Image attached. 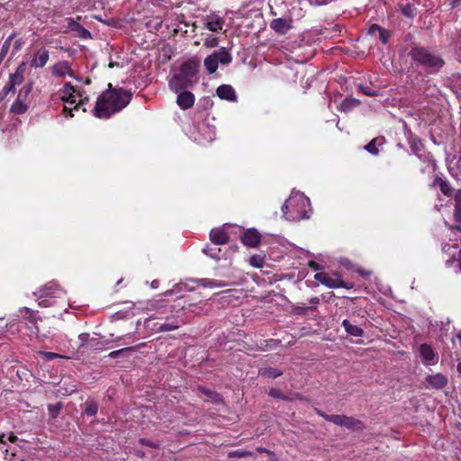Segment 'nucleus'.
<instances>
[{
    "mask_svg": "<svg viewBox=\"0 0 461 461\" xmlns=\"http://www.w3.org/2000/svg\"><path fill=\"white\" fill-rule=\"evenodd\" d=\"M131 97V93L122 88L108 90L98 97L94 115L97 118H108L125 108Z\"/></svg>",
    "mask_w": 461,
    "mask_h": 461,
    "instance_id": "1",
    "label": "nucleus"
},
{
    "mask_svg": "<svg viewBox=\"0 0 461 461\" xmlns=\"http://www.w3.org/2000/svg\"><path fill=\"white\" fill-rule=\"evenodd\" d=\"M283 216L293 221L307 220L312 213L310 199L299 191H293L282 206Z\"/></svg>",
    "mask_w": 461,
    "mask_h": 461,
    "instance_id": "2",
    "label": "nucleus"
},
{
    "mask_svg": "<svg viewBox=\"0 0 461 461\" xmlns=\"http://www.w3.org/2000/svg\"><path fill=\"white\" fill-rule=\"evenodd\" d=\"M60 98L64 103L63 113L66 117H73V111L79 109H82L83 112L86 111V104L89 101L88 96L81 88L74 86L69 82H67L60 90Z\"/></svg>",
    "mask_w": 461,
    "mask_h": 461,
    "instance_id": "3",
    "label": "nucleus"
},
{
    "mask_svg": "<svg viewBox=\"0 0 461 461\" xmlns=\"http://www.w3.org/2000/svg\"><path fill=\"white\" fill-rule=\"evenodd\" d=\"M37 298L38 304L41 307H50L61 303L62 306H66V292L60 288L55 282H50L33 293Z\"/></svg>",
    "mask_w": 461,
    "mask_h": 461,
    "instance_id": "4",
    "label": "nucleus"
},
{
    "mask_svg": "<svg viewBox=\"0 0 461 461\" xmlns=\"http://www.w3.org/2000/svg\"><path fill=\"white\" fill-rule=\"evenodd\" d=\"M412 59L429 73L438 72L444 65V60L425 48H414L411 52Z\"/></svg>",
    "mask_w": 461,
    "mask_h": 461,
    "instance_id": "5",
    "label": "nucleus"
},
{
    "mask_svg": "<svg viewBox=\"0 0 461 461\" xmlns=\"http://www.w3.org/2000/svg\"><path fill=\"white\" fill-rule=\"evenodd\" d=\"M231 61L232 57L230 53L225 47H221L218 50H215L211 55L206 57L203 64L208 73L213 74L217 70L219 64L227 66Z\"/></svg>",
    "mask_w": 461,
    "mask_h": 461,
    "instance_id": "6",
    "label": "nucleus"
},
{
    "mask_svg": "<svg viewBox=\"0 0 461 461\" xmlns=\"http://www.w3.org/2000/svg\"><path fill=\"white\" fill-rule=\"evenodd\" d=\"M314 278L328 288L343 287L347 289H351L353 287L352 283L344 282L338 275H335V276H330L327 273L321 272L317 273L314 276Z\"/></svg>",
    "mask_w": 461,
    "mask_h": 461,
    "instance_id": "7",
    "label": "nucleus"
},
{
    "mask_svg": "<svg viewBox=\"0 0 461 461\" xmlns=\"http://www.w3.org/2000/svg\"><path fill=\"white\" fill-rule=\"evenodd\" d=\"M194 82L195 80L189 79L178 71L173 74L168 79V87L172 92L178 93L179 91L186 90L191 87Z\"/></svg>",
    "mask_w": 461,
    "mask_h": 461,
    "instance_id": "8",
    "label": "nucleus"
},
{
    "mask_svg": "<svg viewBox=\"0 0 461 461\" xmlns=\"http://www.w3.org/2000/svg\"><path fill=\"white\" fill-rule=\"evenodd\" d=\"M447 383L448 379L445 375L441 373H437L428 375L424 378L423 385L428 390L438 391L444 389L447 386Z\"/></svg>",
    "mask_w": 461,
    "mask_h": 461,
    "instance_id": "9",
    "label": "nucleus"
},
{
    "mask_svg": "<svg viewBox=\"0 0 461 461\" xmlns=\"http://www.w3.org/2000/svg\"><path fill=\"white\" fill-rule=\"evenodd\" d=\"M198 135L194 136V141L201 145L212 142L215 137V129L206 125L204 122L198 124Z\"/></svg>",
    "mask_w": 461,
    "mask_h": 461,
    "instance_id": "10",
    "label": "nucleus"
},
{
    "mask_svg": "<svg viewBox=\"0 0 461 461\" xmlns=\"http://www.w3.org/2000/svg\"><path fill=\"white\" fill-rule=\"evenodd\" d=\"M199 68L200 59L197 57H192L181 64L179 72L189 79L194 80V78L196 77Z\"/></svg>",
    "mask_w": 461,
    "mask_h": 461,
    "instance_id": "11",
    "label": "nucleus"
},
{
    "mask_svg": "<svg viewBox=\"0 0 461 461\" xmlns=\"http://www.w3.org/2000/svg\"><path fill=\"white\" fill-rule=\"evenodd\" d=\"M65 23H67V28L64 30V32H74L77 37L84 40L91 38L90 32L73 18H66Z\"/></svg>",
    "mask_w": 461,
    "mask_h": 461,
    "instance_id": "12",
    "label": "nucleus"
},
{
    "mask_svg": "<svg viewBox=\"0 0 461 461\" xmlns=\"http://www.w3.org/2000/svg\"><path fill=\"white\" fill-rule=\"evenodd\" d=\"M269 26L271 30H273L278 35H285L294 28L293 20L291 18L273 19L270 22Z\"/></svg>",
    "mask_w": 461,
    "mask_h": 461,
    "instance_id": "13",
    "label": "nucleus"
},
{
    "mask_svg": "<svg viewBox=\"0 0 461 461\" xmlns=\"http://www.w3.org/2000/svg\"><path fill=\"white\" fill-rule=\"evenodd\" d=\"M420 357L424 366H434L438 363V357L434 352L432 347L429 344H421L420 346Z\"/></svg>",
    "mask_w": 461,
    "mask_h": 461,
    "instance_id": "14",
    "label": "nucleus"
},
{
    "mask_svg": "<svg viewBox=\"0 0 461 461\" xmlns=\"http://www.w3.org/2000/svg\"><path fill=\"white\" fill-rule=\"evenodd\" d=\"M225 20L215 13H212L204 18V27L211 32H220L222 30Z\"/></svg>",
    "mask_w": 461,
    "mask_h": 461,
    "instance_id": "15",
    "label": "nucleus"
},
{
    "mask_svg": "<svg viewBox=\"0 0 461 461\" xmlns=\"http://www.w3.org/2000/svg\"><path fill=\"white\" fill-rule=\"evenodd\" d=\"M176 97V104L182 110L191 108L195 101L194 95L187 90L179 91Z\"/></svg>",
    "mask_w": 461,
    "mask_h": 461,
    "instance_id": "16",
    "label": "nucleus"
},
{
    "mask_svg": "<svg viewBox=\"0 0 461 461\" xmlns=\"http://www.w3.org/2000/svg\"><path fill=\"white\" fill-rule=\"evenodd\" d=\"M51 73L57 77H64L66 76L75 77L69 62L65 60L59 61L54 64L51 68Z\"/></svg>",
    "mask_w": 461,
    "mask_h": 461,
    "instance_id": "17",
    "label": "nucleus"
},
{
    "mask_svg": "<svg viewBox=\"0 0 461 461\" xmlns=\"http://www.w3.org/2000/svg\"><path fill=\"white\" fill-rule=\"evenodd\" d=\"M50 59V52L45 48L39 49L30 62V66L34 68H43Z\"/></svg>",
    "mask_w": 461,
    "mask_h": 461,
    "instance_id": "18",
    "label": "nucleus"
},
{
    "mask_svg": "<svg viewBox=\"0 0 461 461\" xmlns=\"http://www.w3.org/2000/svg\"><path fill=\"white\" fill-rule=\"evenodd\" d=\"M260 234L255 229H249L241 236V241L244 245L251 248L257 247L260 242Z\"/></svg>",
    "mask_w": 461,
    "mask_h": 461,
    "instance_id": "19",
    "label": "nucleus"
},
{
    "mask_svg": "<svg viewBox=\"0 0 461 461\" xmlns=\"http://www.w3.org/2000/svg\"><path fill=\"white\" fill-rule=\"evenodd\" d=\"M210 240L215 245L226 244L229 240V236L224 230V226L212 229L210 232Z\"/></svg>",
    "mask_w": 461,
    "mask_h": 461,
    "instance_id": "20",
    "label": "nucleus"
},
{
    "mask_svg": "<svg viewBox=\"0 0 461 461\" xmlns=\"http://www.w3.org/2000/svg\"><path fill=\"white\" fill-rule=\"evenodd\" d=\"M217 95L222 99L230 102H235L237 95L234 88L230 85H221L217 88Z\"/></svg>",
    "mask_w": 461,
    "mask_h": 461,
    "instance_id": "21",
    "label": "nucleus"
},
{
    "mask_svg": "<svg viewBox=\"0 0 461 461\" xmlns=\"http://www.w3.org/2000/svg\"><path fill=\"white\" fill-rule=\"evenodd\" d=\"M25 73V63L20 64L15 69L14 73L11 74L9 77V84L14 87L19 86L23 83Z\"/></svg>",
    "mask_w": 461,
    "mask_h": 461,
    "instance_id": "22",
    "label": "nucleus"
},
{
    "mask_svg": "<svg viewBox=\"0 0 461 461\" xmlns=\"http://www.w3.org/2000/svg\"><path fill=\"white\" fill-rule=\"evenodd\" d=\"M27 99L23 97V94H18L16 100L11 105V112L15 114H23L28 110Z\"/></svg>",
    "mask_w": 461,
    "mask_h": 461,
    "instance_id": "23",
    "label": "nucleus"
},
{
    "mask_svg": "<svg viewBox=\"0 0 461 461\" xmlns=\"http://www.w3.org/2000/svg\"><path fill=\"white\" fill-rule=\"evenodd\" d=\"M433 185L438 187L444 194L447 196L452 195L453 189L445 178L439 176L436 177L433 181Z\"/></svg>",
    "mask_w": 461,
    "mask_h": 461,
    "instance_id": "24",
    "label": "nucleus"
},
{
    "mask_svg": "<svg viewBox=\"0 0 461 461\" xmlns=\"http://www.w3.org/2000/svg\"><path fill=\"white\" fill-rule=\"evenodd\" d=\"M342 326L346 332L351 336L362 337L364 335V330L360 327L351 324L348 320H344L342 321Z\"/></svg>",
    "mask_w": 461,
    "mask_h": 461,
    "instance_id": "25",
    "label": "nucleus"
},
{
    "mask_svg": "<svg viewBox=\"0 0 461 461\" xmlns=\"http://www.w3.org/2000/svg\"><path fill=\"white\" fill-rule=\"evenodd\" d=\"M458 249V246L456 244L450 245L445 244L442 248V250L447 255H449L451 258L446 261V265L447 267H451L455 261V256L456 254V250Z\"/></svg>",
    "mask_w": 461,
    "mask_h": 461,
    "instance_id": "26",
    "label": "nucleus"
},
{
    "mask_svg": "<svg viewBox=\"0 0 461 461\" xmlns=\"http://www.w3.org/2000/svg\"><path fill=\"white\" fill-rule=\"evenodd\" d=\"M384 143V139L383 137L375 138L365 146V149L372 155H377L379 153V150L376 146H382Z\"/></svg>",
    "mask_w": 461,
    "mask_h": 461,
    "instance_id": "27",
    "label": "nucleus"
},
{
    "mask_svg": "<svg viewBox=\"0 0 461 461\" xmlns=\"http://www.w3.org/2000/svg\"><path fill=\"white\" fill-rule=\"evenodd\" d=\"M342 427H346L352 430H360L363 429V424L358 420L345 416Z\"/></svg>",
    "mask_w": 461,
    "mask_h": 461,
    "instance_id": "28",
    "label": "nucleus"
},
{
    "mask_svg": "<svg viewBox=\"0 0 461 461\" xmlns=\"http://www.w3.org/2000/svg\"><path fill=\"white\" fill-rule=\"evenodd\" d=\"M194 282L203 287L215 288V287H224L225 286V285H223L216 280L208 279V278L195 279V280H194Z\"/></svg>",
    "mask_w": 461,
    "mask_h": 461,
    "instance_id": "29",
    "label": "nucleus"
},
{
    "mask_svg": "<svg viewBox=\"0 0 461 461\" xmlns=\"http://www.w3.org/2000/svg\"><path fill=\"white\" fill-rule=\"evenodd\" d=\"M360 104L359 100L356 98H346L340 104V111L350 112L353 108Z\"/></svg>",
    "mask_w": 461,
    "mask_h": 461,
    "instance_id": "30",
    "label": "nucleus"
},
{
    "mask_svg": "<svg viewBox=\"0 0 461 461\" xmlns=\"http://www.w3.org/2000/svg\"><path fill=\"white\" fill-rule=\"evenodd\" d=\"M318 414L330 422H332V423L341 426V427L343 425V420H344V417H345L344 415H335V414L329 415V414H326L320 411H318Z\"/></svg>",
    "mask_w": 461,
    "mask_h": 461,
    "instance_id": "31",
    "label": "nucleus"
},
{
    "mask_svg": "<svg viewBox=\"0 0 461 461\" xmlns=\"http://www.w3.org/2000/svg\"><path fill=\"white\" fill-rule=\"evenodd\" d=\"M258 374L263 376L276 378L282 375L283 373L282 371L273 367H264L259 369Z\"/></svg>",
    "mask_w": 461,
    "mask_h": 461,
    "instance_id": "32",
    "label": "nucleus"
},
{
    "mask_svg": "<svg viewBox=\"0 0 461 461\" xmlns=\"http://www.w3.org/2000/svg\"><path fill=\"white\" fill-rule=\"evenodd\" d=\"M455 212L454 216L456 221H461V190H458L455 194Z\"/></svg>",
    "mask_w": 461,
    "mask_h": 461,
    "instance_id": "33",
    "label": "nucleus"
},
{
    "mask_svg": "<svg viewBox=\"0 0 461 461\" xmlns=\"http://www.w3.org/2000/svg\"><path fill=\"white\" fill-rule=\"evenodd\" d=\"M136 348L137 347H128V348H121L118 350H114V351L110 352L108 354V357L110 358H117L120 357H124L126 353L135 351Z\"/></svg>",
    "mask_w": 461,
    "mask_h": 461,
    "instance_id": "34",
    "label": "nucleus"
},
{
    "mask_svg": "<svg viewBox=\"0 0 461 461\" xmlns=\"http://www.w3.org/2000/svg\"><path fill=\"white\" fill-rule=\"evenodd\" d=\"M85 413L87 416H95L97 413L98 411V405L95 402L88 401L85 403Z\"/></svg>",
    "mask_w": 461,
    "mask_h": 461,
    "instance_id": "35",
    "label": "nucleus"
},
{
    "mask_svg": "<svg viewBox=\"0 0 461 461\" xmlns=\"http://www.w3.org/2000/svg\"><path fill=\"white\" fill-rule=\"evenodd\" d=\"M203 252L216 260L221 258V249L206 246L203 249Z\"/></svg>",
    "mask_w": 461,
    "mask_h": 461,
    "instance_id": "36",
    "label": "nucleus"
},
{
    "mask_svg": "<svg viewBox=\"0 0 461 461\" xmlns=\"http://www.w3.org/2000/svg\"><path fill=\"white\" fill-rule=\"evenodd\" d=\"M22 313L24 312V318H26L30 323L36 324L38 321V317L36 315V312L27 307H24L21 309L20 311Z\"/></svg>",
    "mask_w": 461,
    "mask_h": 461,
    "instance_id": "37",
    "label": "nucleus"
},
{
    "mask_svg": "<svg viewBox=\"0 0 461 461\" xmlns=\"http://www.w3.org/2000/svg\"><path fill=\"white\" fill-rule=\"evenodd\" d=\"M416 156L423 162H426L429 165H430L433 169L435 168L436 163L430 153L423 151L422 153H417Z\"/></svg>",
    "mask_w": 461,
    "mask_h": 461,
    "instance_id": "38",
    "label": "nucleus"
},
{
    "mask_svg": "<svg viewBox=\"0 0 461 461\" xmlns=\"http://www.w3.org/2000/svg\"><path fill=\"white\" fill-rule=\"evenodd\" d=\"M251 456H253V453L251 451L245 450V449L233 450V451H230L228 453V456L230 458H234V457L241 458V457Z\"/></svg>",
    "mask_w": 461,
    "mask_h": 461,
    "instance_id": "39",
    "label": "nucleus"
},
{
    "mask_svg": "<svg viewBox=\"0 0 461 461\" xmlns=\"http://www.w3.org/2000/svg\"><path fill=\"white\" fill-rule=\"evenodd\" d=\"M264 263H265L264 258L258 255H254V256L250 257V258H249L250 266L257 267V268L263 267Z\"/></svg>",
    "mask_w": 461,
    "mask_h": 461,
    "instance_id": "40",
    "label": "nucleus"
},
{
    "mask_svg": "<svg viewBox=\"0 0 461 461\" xmlns=\"http://www.w3.org/2000/svg\"><path fill=\"white\" fill-rule=\"evenodd\" d=\"M358 88L364 95H366L367 96H377L378 95L377 90L372 89L371 87H369L367 86L359 84Z\"/></svg>",
    "mask_w": 461,
    "mask_h": 461,
    "instance_id": "41",
    "label": "nucleus"
},
{
    "mask_svg": "<svg viewBox=\"0 0 461 461\" xmlns=\"http://www.w3.org/2000/svg\"><path fill=\"white\" fill-rule=\"evenodd\" d=\"M268 394L269 396L273 397V398H277V399H283V400H286V401H292L291 398H289L288 396L285 395L280 390L278 389H275V388H271L268 392Z\"/></svg>",
    "mask_w": 461,
    "mask_h": 461,
    "instance_id": "42",
    "label": "nucleus"
},
{
    "mask_svg": "<svg viewBox=\"0 0 461 461\" xmlns=\"http://www.w3.org/2000/svg\"><path fill=\"white\" fill-rule=\"evenodd\" d=\"M179 326V323H164L158 328V330L162 332L171 331L178 329Z\"/></svg>",
    "mask_w": 461,
    "mask_h": 461,
    "instance_id": "43",
    "label": "nucleus"
},
{
    "mask_svg": "<svg viewBox=\"0 0 461 461\" xmlns=\"http://www.w3.org/2000/svg\"><path fill=\"white\" fill-rule=\"evenodd\" d=\"M40 354L44 357L45 360H48V361L53 360L55 358H63L64 357L63 356H61L58 353H54V352L41 351V352H40Z\"/></svg>",
    "mask_w": 461,
    "mask_h": 461,
    "instance_id": "44",
    "label": "nucleus"
},
{
    "mask_svg": "<svg viewBox=\"0 0 461 461\" xmlns=\"http://www.w3.org/2000/svg\"><path fill=\"white\" fill-rule=\"evenodd\" d=\"M60 408V404H50L48 406V411L51 418H56L59 415Z\"/></svg>",
    "mask_w": 461,
    "mask_h": 461,
    "instance_id": "45",
    "label": "nucleus"
},
{
    "mask_svg": "<svg viewBox=\"0 0 461 461\" xmlns=\"http://www.w3.org/2000/svg\"><path fill=\"white\" fill-rule=\"evenodd\" d=\"M218 43H219L218 39L213 36L207 38L204 41V46H206L207 48H214L218 45Z\"/></svg>",
    "mask_w": 461,
    "mask_h": 461,
    "instance_id": "46",
    "label": "nucleus"
},
{
    "mask_svg": "<svg viewBox=\"0 0 461 461\" xmlns=\"http://www.w3.org/2000/svg\"><path fill=\"white\" fill-rule=\"evenodd\" d=\"M311 5L313 6H321L327 5L331 3L333 0H307Z\"/></svg>",
    "mask_w": 461,
    "mask_h": 461,
    "instance_id": "47",
    "label": "nucleus"
},
{
    "mask_svg": "<svg viewBox=\"0 0 461 461\" xmlns=\"http://www.w3.org/2000/svg\"><path fill=\"white\" fill-rule=\"evenodd\" d=\"M14 87L9 83L2 89L0 93V99H4L11 91H13Z\"/></svg>",
    "mask_w": 461,
    "mask_h": 461,
    "instance_id": "48",
    "label": "nucleus"
},
{
    "mask_svg": "<svg viewBox=\"0 0 461 461\" xmlns=\"http://www.w3.org/2000/svg\"><path fill=\"white\" fill-rule=\"evenodd\" d=\"M31 91H32V84H28V85L23 86V88L20 90L19 94H23V97H24V99H27Z\"/></svg>",
    "mask_w": 461,
    "mask_h": 461,
    "instance_id": "49",
    "label": "nucleus"
},
{
    "mask_svg": "<svg viewBox=\"0 0 461 461\" xmlns=\"http://www.w3.org/2000/svg\"><path fill=\"white\" fill-rule=\"evenodd\" d=\"M203 394H205L206 396H208L209 398L212 399V400H216L217 397H218V394L215 393L214 392L212 391H210L208 389H205V388H200L199 389Z\"/></svg>",
    "mask_w": 461,
    "mask_h": 461,
    "instance_id": "50",
    "label": "nucleus"
},
{
    "mask_svg": "<svg viewBox=\"0 0 461 461\" xmlns=\"http://www.w3.org/2000/svg\"><path fill=\"white\" fill-rule=\"evenodd\" d=\"M379 38L384 44H386L389 39V34L384 29H382L379 32Z\"/></svg>",
    "mask_w": 461,
    "mask_h": 461,
    "instance_id": "51",
    "label": "nucleus"
},
{
    "mask_svg": "<svg viewBox=\"0 0 461 461\" xmlns=\"http://www.w3.org/2000/svg\"><path fill=\"white\" fill-rule=\"evenodd\" d=\"M422 148H423L422 143L419 140L417 141L413 140V142L411 144V149H412V150L415 151V154L421 151Z\"/></svg>",
    "mask_w": 461,
    "mask_h": 461,
    "instance_id": "52",
    "label": "nucleus"
},
{
    "mask_svg": "<svg viewBox=\"0 0 461 461\" xmlns=\"http://www.w3.org/2000/svg\"><path fill=\"white\" fill-rule=\"evenodd\" d=\"M11 44L7 42H4L0 50V54L2 57H5L9 51Z\"/></svg>",
    "mask_w": 461,
    "mask_h": 461,
    "instance_id": "53",
    "label": "nucleus"
},
{
    "mask_svg": "<svg viewBox=\"0 0 461 461\" xmlns=\"http://www.w3.org/2000/svg\"><path fill=\"white\" fill-rule=\"evenodd\" d=\"M16 439V437L14 436H9L7 438L5 434L0 435V443L5 444L6 440L14 441Z\"/></svg>",
    "mask_w": 461,
    "mask_h": 461,
    "instance_id": "54",
    "label": "nucleus"
},
{
    "mask_svg": "<svg viewBox=\"0 0 461 461\" xmlns=\"http://www.w3.org/2000/svg\"><path fill=\"white\" fill-rule=\"evenodd\" d=\"M402 13L407 17H413L412 10H411V7L410 5L405 6L402 9Z\"/></svg>",
    "mask_w": 461,
    "mask_h": 461,
    "instance_id": "55",
    "label": "nucleus"
},
{
    "mask_svg": "<svg viewBox=\"0 0 461 461\" xmlns=\"http://www.w3.org/2000/svg\"><path fill=\"white\" fill-rule=\"evenodd\" d=\"M23 41L21 39H19V40L15 41V42H14V52L19 51V50H20V49L22 48V45H23Z\"/></svg>",
    "mask_w": 461,
    "mask_h": 461,
    "instance_id": "56",
    "label": "nucleus"
},
{
    "mask_svg": "<svg viewBox=\"0 0 461 461\" xmlns=\"http://www.w3.org/2000/svg\"><path fill=\"white\" fill-rule=\"evenodd\" d=\"M383 28H381L379 25L377 24H373L370 26V29H369V32L371 34H374L375 32H380V30H382Z\"/></svg>",
    "mask_w": 461,
    "mask_h": 461,
    "instance_id": "57",
    "label": "nucleus"
},
{
    "mask_svg": "<svg viewBox=\"0 0 461 461\" xmlns=\"http://www.w3.org/2000/svg\"><path fill=\"white\" fill-rule=\"evenodd\" d=\"M14 37H15V33H14V32L11 33V34H10V35L5 39V42H7V43L11 44V43H12V41L14 40Z\"/></svg>",
    "mask_w": 461,
    "mask_h": 461,
    "instance_id": "58",
    "label": "nucleus"
},
{
    "mask_svg": "<svg viewBox=\"0 0 461 461\" xmlns=\"http://www.w3.org/2000/svg\"><path fill=\"white\" fill-rule=\"evenodd\" d=\"M310 303H311L312 304H318V303H320V299H319V297H316V296L312 297V298L310 299Z\"/></svg>",
    "mask_w": 461,
    "mask_h": 461,
    "instance_id": "59",
    "label": "nucleus"
},
{
    "mask_svg": "<svg viewBox=\"0 0 461 461\" xmlns=\"http://www.w3.org/2000/svg\"><path fill=\"white\" fill-rule=\"evenodd\" d=\"M310 267H311L312 268H313L314 270H318V269H319V264H318V263H316V262H311V263H310Z\"/></svg>",
    "mask_w": 461,
    "mask_h": 461,
    "instance_id": "60",
    "label": "nucleus"
},
{
    "mask_svg": "<svg viewBox=\"0 0 461 461\" xmlns=\"http://www.w3.org/2000/svg\"><path fill=\"white\" fill-rule=\"evenodd\" d=\"M158 280H154L151 282V287L152 288H158Z\"/></svg>",
    "mask_w": 461,
    "mask_h": 461,
    "instance_id": "61",
    "label": "nucleus"
},
{
    "mask_svg": "<svg viewBox=\"0 0 461 461\" xmlns=\"http://www.w3.org/2000/svg\"><path fill=\"white\" fill-rule=\"evenodd\" d=\"M453 230L455 231V234L461 233V228L459 226L453 228Z\"/></svg>",
    "mask_w": 461,
    "mask_h": 461,
    "instance_id": "62",
    "label": "nucleus"
},
{
    "mask_svg": "<svg viewBox=\"0 0 461 461\" xmlns=\"http://www.w3.org/2000/svg\"><path fill=\"white\" fill-rule=\"evenodd\" d=\"M457 372L461 375V362H459L456 366Z\"/></svg>",
    "mask_w": 461,
    "mask_h": 461,
    "instance_id": "63",
    "label": "nucleus"
},
{
    "mask_svg": "<svg viewBox=\"0 0 461 461\" xmlns=\"http://www.w3.org/2000/svg\"><path fill=\"white\" fill-rule=\"evenodd\" d=\"M140 442L143 445H149V440H147V439H140Z\"/></svg>",
    "mask_w": 461,
    "mask_h": 461,
    "instance_id": "64",
    "label": "nucleus"
}]
</instances>
